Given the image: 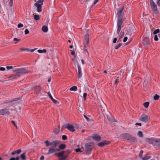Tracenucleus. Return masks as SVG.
<instances>
[{
	"label": "nucleus",
	"instance_id": "1",
	"mask_svg": "<svg viewBox=\"0 0 160 160\" xmlns=\"http://www.w3.org/2000/svg\"><path fill=\"white\" fill-rule=\"evenodd\" d=\"M150 5L152 9V10L153 13L155 14H158L159 13V12L157 8V6L153 0H150Z\"/></svg>",
	"mask_w": 160,
	"mask_h": 160
},
{
	"label": "nucleus",
	"instance_id": "2",
	"mask_svg": "<svg viewBox=\"0 0 160 160\" xmlns=\"http://www.w3.org/2000/svg\"><path fill=\"white\" fill-rule=\"evenodd\" d=\"M43 0H38L35 3L34 5L37 8V11L38 12H40L42 11V5L43 4Z\"/></svg>",
	"mask_w": 160,
	"mask_h": 160
},
{
	"label": "nucleus",
	"instance_id": "3",
	"mask_svg": "<svg viewBox=\"0 0 160 160\" xmlns=\"http://www.w3.org/2000/svg\"><path fill=\"white\" fill-rule=\"evenodd\" d=\"M145 141L149 144H152L155 142H160V139H156L154 138H148L145 139Z\"/></svg>",
	"mask_w": 160,
	"mask_h": 160
},
{
	"label": "nucleus",
	"instance_id": "4",
	"mask_svg": "<svg viewBox=\"0 0 160 160\" xmlns=\"http://www.w3.org/2000/svg\"><path fill=\"white\" fill-rule=\"evenodd\" d=\"M28 72V71L27 69L24 68H19L18 71L17 73L18 74V76L19 77Z\"/></svg>",
	"mask_w": 160,
	"mask_h": 160
},
{
	"label": "nucleus",
	"instance_id": "5",
	"mask_svg": "<svg viewBox=\"0 0 160 160\" xmlns=\"http://www.w3.org/2000/svg\"><path fill=\"white\" fill-rule=\"evenodd\" d=\"M93 144V142H89L87 143L85 145V148L86 151L91 152L93 149V147L91 145Z\"/></svg>",
	"mask_w": 160,
	"mask_h": 160
},
{
	"label": "nucleus",
	"instance_id": "6",
	"mask_svg": "<svg viewBox=\"0 0 160 160\" xmlns=\"http://www.w3.org/2000/svg\"><path fill=\"white\" fill-rule=\"evenodd\" d=\"M63 126L65 128L68 129L71 132H74L75 130L73 126L69 123L65 124Z\"/></svg>",
	"mask_w": 160,
	"mask_h": 160
},
{
	"label": "nucleus",
	"instance_id": "7",
	"mask_svg": "<svg viewBox=\"0 0 160 160\" xmlns=\"http://www.w3.org/2000/svg\"><path fill=\"white\" fill-rule=\"evenodd\" d=\"M139 119L142 122L146 123L148 121V117L147 115L143 114L142 115Z\"/></svg>",
	"mask_w": 160,
	"mask_h": 160
},
{
	"label": "nucleus",
	"instance_id": "8",
	"mask_svg": "<svg viewBox=\"0 0 160 160\" xmlns=\"http://www.w3.org/2000/svg\"><path fill=\"white\" fill-rule=\"evenodd\" d=\"M61 142L58 140H54L51 142V146H52V148H55L59 144H60Z\"/></svg>",
	"mask_w": 160,
	"mask_h": 160
},
{
	"label": "nucleus",
	"instance_id": "9",
	"mask_svg": "<svg viewBox=\"0 0 160 160\" xmlns=\"http://www.w3.org/2000/svg\"><path fill=\"white\" fill-rule=\"evenodd\" d=\"M110 143V141L105 140L98 143V146L99 147L101 148L106 145L109 144Z\"/></svg>",
	"mask_w": 160,
	"mask_h": 160
},
{
	"label": "nucleus",
	"instance_id": "10",
	"mask_svg": "<svg viewBox=\"0 0 160 160\" xmlns=\"http://www.w3.org/2000/svg\"><path fill=\"white\" fill-rule=\"evenodd\" d=\"M10 114V112L8 109H2L0 110V115H4Z\"/></svg>",
	"mask_w": 160,
	"mask_h": 160
},
{
	"label": "nucleus",
	"instance_id": "11",
	"mask_svg": "<svg viewBox=\"0 0 160 160\" xmlns=\"http://www.w3.org/2000/svg\"><path fill=\"white\" fill-rule=\"evenodd\" d=\"M14 99V100H13L6 103V104H7V105H11V106H12L13 105L15 104L18 102L19 103H21V101H19L18 102H17L19 100V99L18 98H15Z\"/></svg>",
	"mask_w": 160,
	"mask_h": 160
},
{
	"label": "nucleus",
	"instance_id": "12",
	"mask_svg": "<svg viewBox=\"0 0 160 160\" xmlns=\"http://www.w3.org/2000/svg\"><path fill=\"white\" fill-rule=\"evenodd\" d=\"M131 134L128 133H124L122 134L120 137L121 138H123L127 139V140L129 141L131 136Z\"/></svg>",
	"mask_w": 160,
	"mask_h": 160
},
{
	"label": "nucleus",
	"instance_id": "13",
	"mask_svg": "<svg viewBox=\"0 0 160 160\" xmlns=\"http://www.w3.org/2000/svg\"><path fill=\"white\" fill-rule=\"evenodd\" d=\"M92 137L93 140L97 142H99L101 139V136L97 134L94 135Z\"/></svg>",
	"mask_w": 160,
	"mask_h": 160
},
{
	"label": "nucleus",
	"instance_id": "14",
	"mask_svg": "<svg viewBox=\"0 0 160 160\" xmlns=\"http://www.w3.org/2000/svg\"><path fill=\"white\" fill-rule=\"evenodd\" d=\"M59 151V149H56L54 148H52L49 149L48 150V153L49 154L52 153L53 152Z\"/></svg>",
	"mask_w": 160,
	"mask_h": 160
},
{
	"label": "nucleus",
	"instance_id": "15",
	"mask_svg": "<svg viewBox=\"0 0 160 160\" xmlns=\"http://www.w3.org/2000/svg\"><path fill=\"white\" fill-rule=\"evenodd\" d=\"M48 94L50 99H51L52 101L55 104H59V102L57 101V100H55L52 98V96L51 95L50 92H48Z\"/></svg>",
	"mask_w": 160,
	"mask_h": 160
},
{
	"label": "nucleus",
	"instance_id": "16",
	"mask_svg": "<svg viewBox=\"0 0 160 160\" xmlns=\"http://www.w3.org/2000/svg\"><path fill=\"white\" fill-rule=\"evenodd\" d=\"M129 141L131 143H135L137 142V138L135 137H133L132 135H131V136L130 137Z\"/></svg>",
	"mask_w": 160,
	"mask_h": 160
},
{
	"label": "nucleus",
	"instance_id": "17",
	"mask_svg": "<svg viewBox=\"0 0 160 160\" xmlns=\"http://www.w3.org/2000/svg\"><path fill=\"white\" fill-rule=\"evenodd\" d=\"M142 43L144 45H147L150 43V42L148 38L145 37L143 39Z\"/></svg>",
	"mask_w": 160,
	"mask_h": 160
},
{
	"label": "nucleus",
	"instance_id": "18",
	"mask_svg": "<svg viewBox=\"0 0 160 160\" xmlns=\"http://www.w3.org/2000/svg\"><path fill=\"white\" fill-rule=\"evenodd\" d=\"M78 77L80 78L82 76V72L81 68L80 67V65H78Z\"/></svg>",
	"mask_w": 160,
	"mask_h": 160
},
{
	"label": "nucleus",
	"instance_id": "19",
	"mask_svg": "<svg viewBox=\"0 0 160 160\" xmlns=\"http://www.w3.org/2000/svg\"><path fill=\"white\" fill-rule=\"evenodd\" d=\"M122 19L119 18L117 22V26L118 27L121 28V26L122 24Z\"/></svg>",
	"mask_w": 160,
	"mask_h": 160
},
{
	"label": "nucleus",
	"instance_id": "20",
	"mask_svg": "<svg viewBox=\"0 0 160 160\" xmlns=\"http://www.w3.org/2000/svg\"><path fill=\"white\" fill-rule=\"evenodd\" d=\"M123 7H122L121 8H120L119 10V11L117 12L118 18V19L120 17H121L122 15V11L123 10Z\"/></svg>",
	"mask_w": 160,
	"mask_h": 160
},
{
	"label": "nucleus",
	"instance_id": "21",
	"mask_svg": "<svg viewBox=\"0 0 160 160\" xmlns=\"http://www.w3.org/2000/svg\"><path fill=\"white\" fill-rule=\"evenodd\" d=\"M41 88L40 86L38 85L34 87V90L36 92H40Z\"/></svg>",
	"mask_w": 160,
	"mask_h": 160
},
{
	"label": "nucleus",
	"instance_id": "22",
	"mask_svg": "<svg viewBox=\"0 0 160 160\" xmlns=\"http://www.w3.org/2000/svg\"><path fill=\"white\" fill-rule=\"evenodd\" d=\"M89 35L88 33L86 34L84 37V39L86 41V43H88L89 42Z\"/></svg>",
	"mask_w": 160,
	"mask_h": 160
},
{
	"label": "nucleus",
	"instance_id": "23",
	"mask_svg": "<svg viewBox=\"0 0 160 160\" xmlns=\"http://www.w3.org/2000/svg\"><path fill=\"white\" fill-rule=\"evenodd\" d=\"M65 152L64 151H62L61 152H59L57 153H55V155H57L58 157H61L63 155L64 153Z\"/></svg>",
	"mask_w": 160,
	"mask_h": 160
},
{
	"label": "nucleus",
	"instance_id": "24",
	"mask_svg": "<svg viewBox=\"0 0 160 160\" xmlns=\"http://www.w3.org/2000/svg\"><path fill=\"white\" fill-rule=\"evenodd\" d=\"M42 30L44 32H47L48 30V27L46 26H43L42 28Z\"/></svg>",
	"mask_w": 160,
	"mask_h": 160
},
{
	"label": "nucleus",
	"instance_id": "25",
	"mask_svg": "<svg viewBox=\"0 0 160 160\" xmlns=\"http://www.w3.org/2000/svg\"><path fill=\"white\" fill-rule=\"evenodd\" d=\"M60 129V126H58V128H56L55 129L54 132L56 134H58L59 132Z\"/></svg>",
	"mask_w": 160,
	"mask_h": 160
},
{
	"label": "nucleus",
	"instance_id": "26",
	"mask_svg": "<svg viewBox=\"0 0 160 160\" xmlns=\"http://www.w3.org/2000/svg\"><path fill=\"white\" fill-rule=\"evenodd\" d=\"M58 146L59 149H63L66 148V145L64 144H62Z\"/></svg>",
	"mask_w": 160,
	"mask_h": 160
},
{
	"label": "nucleus",
	"instance_id": "27",
	"mask_svg": "<svg viewBox=\"0 0 160 160\" xmlns=\"http://www.w3.org/2000/svg\"><path fill=\"white\" fill-rule=\"evenodd\" d=\"M68 154L65 156H62V157L59 159V160H65L68 157Z\"/></svg>",
	"mask_w": 160,
	"mask_h": 160
},
{
	"label": "nucleus",
	"instance_id": "28",
	"mask_svg": "<svg viewBox=\"0 0 160 160\" xmlns=\"http://www.w3.org/2000/svg\"><path fill=\"white\" fill-rule=\"evenodd\" d=\"M25 152L23 153L20 156V158L22 160L25 159L26 158L25 156Z\"/></svg>",
	"mask_w": 160,
	"mask_h": 160
},
{
	"label": "nucleus",
	"instance_id": "29",
	"mask_svg": "<svg viewBox=\"0 0 160 160\" xmlns=\"http://www.w3.org/2000/svg\"><path fill=\"white\" fill-rule=\"evenodd\" d=\"M70 90L72 91H76L77 90V87L76 86H74L70 88Z\"/></svg>",
	"mask_w": 160,
	"mask_h": 160
},
{
	"label": "nucleus",
	"instance_id": "30",
	"mask_svg": "<svg viewBox=\"0 0 160 160\" xmlns=\"http://www.w3.org/2000/svg\"><path fill=\"white\" fill-rule=\"evenodd\" d=\"M18 74L17 73L16 74H14L12 75L11 76L9 77V78H11L12 79H15L17 78L18 77Z\"/></svg>",
	"mask_w": 160,
	"mask_h": 160
},
{
	"label": "nucleus",
	"instance_id": "31",
	"mask_svg": "<svg viewBox=\"0 0 160 160\" xmlns=\"http://www.w3.org/2000/svg\"><path fill=\"white\" fill-rule=\"evenodd\" d=\"M151 158V156H145L144 157L141 158V159L143 160H147Z\"/></svg>",
	"mask_w": 160,
	"mask_h": 160
},
{
	"label": "nucleus",
	"instance_id": "32",
	"mask_svg": "<svg viewBox=\"0 0 160 160\" xmlns=\"http://www.w3.org/2000/svg\"><path fill=\"white\" fill-rule=\"evenodd\" d=\"M137 135L140 138H142L143 137L142 132L141 131H138Z\"/></svg>",
	"mask_w": 160,
	"mask_h": 160
},
{
	"label": "nucleus",
	"instance_id": "33",
	"mask_svg": "<svg viewBox=\"0 0 160 160\" xmlns=\"http://www.w3.org/2000/svg\"><path fill=\"white\" fill-rule=\"evenodd\" d=\"M34 18L35 20H38L40 19V17L38 15H34Z\"/></svg>",
	"mask_w": 160,
	"mask_h": 160
},
{
	"label": "nucleus",
	"instance_id": "34",
	"mask_svg": "<svg viewBox=\"0 0 160 160\" xmlns=\"http://www.w3.org/2000/svg\"><path fill=\"white\" fill-rule=\"evenodd\" d=\"M19 156H17L16 158L13 157L10 158L9 160H19Z\"/></svg>",
	"mask_w": 160,
	"mask_h": 160
},
{
	"label": "nucleus",
	"instance_id": "35",
	"mask_svg": "<svg viewBox=\"0 0 160 160\" xmlns=\"http://www.w3.org/2000/svg\"><path fill=\"white\" fill-rule=\"evenodd\" d=\"M160 97V96L158 95L157 94H155V96H154L153 97V99L154 100H158Z\"/></svg>",
	"mask_w": 160,
	"mask_h": 160
},
{
	"label": "nucleus",
	"instance_id": "36",
	"mask_svg": "<svg viewBox=\"0 0 160 160\" xmlns=\"http://www.w3.org/2000/svg\"><path fill=\"white\" fill-rule=\"evenodd\" d=\"M83 116L87 122H89L91 121V120L86 115L83 114Z\"/></svg>",
	"mask_w": 160,
	"mask_h": 160
},
{
	"label": "nucleus",
	"instance_id": "37",
	"mask_svg": "<svg viewBox=\"0 0 160 160\" xmlns=\"http://www.w3.org/2000/svg\"><path fill=\"white\" fill-rule=\"evenodd\" d=\"M149 103L148 102H146L143 103V105L146 108H147L149 105Z\"/></svg>",
	"mask_w": 160,
	"mask_h": 160
},
{
	"label": "nucleus",
	"instance_id": "38",
	"mask_svg": "<svg viewBox=\"0 0 160 160\" xmlns=\"http://www.w3.org/2000/svg\"><path fill=\"white\" fill-rule=\"evenodd\" d=\"M45 143L46 144L47 147H48L49 145H51V142H49L48 140L46 141L45 142Z\"/></svg>",
	"mask_w": 160,
	"mask_h": 160
},
{
	"label": "nucleus",
	"instance_id": "39",
	"mask_svg": "<svg viewBox=\"0 0 160 160\" xmlns=\"http://www.w3.org/2000/svg\"><path fill=\"white\" fill-rule=\"evenodd\" d=\"M160 32V30L159 29H157L155 30L153 32V33L154 34H156L158 33H159Z\"/></svg>",
	"mask_w": 160,
	"mask_h": 160
},
{
	"label": "nucleus",
	"instance_id": "40",
	"mask_svg": "<svg viewBox=\"0 0 160 160\" xmlns=\"http://www.w3.org/2000/svg\"><path fill=\"white\" fill-rule=\"evenodd\" d=\"M122 45L121 43H119L118 44L116 45L115 47V49H118Z\"/></svg>",
	"mask_w": 160,
	"mask_h": 160
},
{
	"label": "nucleus",
	"instance_id": "41",
	"mask_svg": "<svg viewBox=\"0 0 160 160\" xmlns=\"http://www.w3.org/2000/svg\"><path fill=\"white\" fill-rule=\"evenodd\" d=\"M37 49V48H33V49H29L28 48H22V49H21V50H36Z\"/></svg>",
	"mask_w": 160,
	"mask_h": 160
},
{
	"label": "nucleus",
	"instance_id": "42",
	"mask_svg": "<svg viewBox=\"0 0 160 160\" xmlns=\"http://www.w3.org/2000/svg\"><path fill=\"white\" fill-rule=\"evenodd\" d=\"M143 151H142V150H141L140 152V153L139 154V156L141 158L143 157L142 154H143Z\"/></svg>",
	"mask_w": 160,
	"mask_h": 160
},
{
	"label": "nucleus",
	"instance_id": "43",
	"mask_svg": "<svg viewBox=\"0 0 160 160\" xmlns=\"http://www.w3.org/2000/svg\"><path fill=\"white\" fill-rule=\"evenodd\" d=\"M87 94L86 92H85L83 93V97L84 100V101H86V97L87 96Z\"/></svg>",
	"mask_w": 160,
	"mask_h": 160
},
{
	"label": "nucleus",
	"instance_id": "44",
	"mask_svg": "<svg viewBox=\"0 0 160 160\" xmlns=\"http://www.w3.org/2000/svg\"><path fill=\"white\" fill-rule=\"evenodd\" d=\"M62 139L64 140H67V136L66 135H63L62 136Z\"/></svg>",
	"mask_w": 160,
	"mask_h": 160
},
{
	"label": "nucleus",
	"instance_id": "45",
	"mask_svg": "<svg viewBox=\"0 0 160 160\" xmlns=\"http://www.w3.org/2000/svg\"><path fill=\"white\" fill-rule=\"evenodd\" d=\"M88 43H87V44L84 46V50H88Z\"/></svg>",
	"mask_w": 160,
	"mask_h": 160
},
{
	"label": "nucleus",
	"instance_id": "46",
	"mask_svg": "<svg viewBox=\"0 0 160 160\" xmlns=\"http://www.w3.org/2000/svg\"><path fill=\"white\" fill-rule=\"evenodd\" d=\"M75 151L77 152H82V151L81 150V149L80 148H78L77 149H76Z\"/></svg>",
	"mask_w": 160,
	"mask_h": 160
},
{
	"label": "nucleus",
	"instance_id": "47",
	"mask_svg": "<svg viewBox=\"0 0 160 160\" xmlns=\"http://www.w3.org/2000/svg\"><path fill=\"white\" fill-rule=\"evenodd\" d=\"M6 68L7 70H9L12 69H13V67L12 66H7L6 67Z\"/></svg>",
	"mask_w": 160,
	"mask_h": 160
},
{
	"label": "nucleus",
	"instance_id": "48",
	"mask_svg": "<svg viewBox=\"0 0 160 160\" xmlns=\"http://www.w3.org/2000/svg\"><path fill=\"white\" fill-rule=\"evenodd\" d=\"M13 5V0H10L9 2V5L10 7L12 6Z\"/></svg>",
	"mask_w": 160,
	"mask_h": 160
},
{
	"label": "nucleus",
	"instance_id": "49",
	"mask_svg": "<svg viewBox=\"0 0 160 160\" xmlns=\"http://www.w3.org/2000/svg\"><path fill=\"white\" fill-rule=\"evenodd\" d=\"M23 24L21 23H19L18 25V28H22V27H23Z\"/></svg>",
	"mask_w": 160,
	"mask_h": 160
},
{
	"label": "nucleus",
	"instance_id": "50",
	"mask_svg": "<svg viewBox=\"0 0 160 160\" xmlns=\"http://www.w3.org/2000/svg\"><path fill=\"white\" fill-rule=\"evenodd\" d=\"M19 68H13V69H13L12 70V71L13 72H18V71Z\"/></svg>",
	"mask_w": 160,
	"mask_h": 160
},
{
	"label": "nucleus",
	"instance_id": "51",
	"mask_svg": "<svg viewBox=\"0 0 160 160\" xmlns=\"http://www.w3.org/2000/svg\"><path fill=\"white\" fill-rule=\"evenodd\" d=\"M154 40L155 41H157L158 40V36L157 35H155L154 36Z\"/></svg>",
	"mask_w": 160,
	"mask_h": 160
},
{
	"label": "nucleus",
	"instance_id": "52",
	"mask_svg": "<svg viewBox=\"0 0 160 160\" xmlns=\"http://www.w3.org/2000/svg\"><path fill=\"white\" fill-rule=\"evenodd\" d=\"M16 152L17 153V154H19L21 152V149H18L17 150H16Z\"/></svg>",
	"mask_w": 160,
	"mask_h": 160
},
{
	"label": "nucleus",
	"instance_id": "53",
	"mask_svg": "<svg viewBox=\"0 0 160 160\" xmlns=\"http://www.w3.org/2000/svg\"><path fill=\"white\" fill-rule=\"evenodd\" d=\"M121 30V28L118 27L117 32L118 34Z\"/></svg>",
	"mask_w": 160,
	"mask_h": 160
},
{
	"label": "nucleus",
	"instance_id": "54",
	"mask_svg": "<svg viewBox=\"0 0 160 160\" xmlns=\"http://www.w3.org/2000/svg\"><path fill=\"white\" fill-rule=\"evenodd\" d=\"M29 33V30L27 29H26L25 30V34H28Z\"/></svg>",
	"mask_w": 160,
	"mask_h": 160
},
{
	"label": "nucleus",
	"instance_id": "55",
	"mask_svg": "<svg viewBox=\"0 0 160 160\" xmlns=\"http://www.w3.org/2000/svg\"><path fill=\"white\" fill-rule=\"evenodd\" d=\"M39 53H46L47 51H37Z\"/></svg>",
	"mask_w": 160,
	"mask_h": 160
},
{
	"label": "nucleus",
	"instance_id": "56",
	"mask_svg": "<svg viewBox=\"0 0 160 160\" xmlns=\"http://www.w3.org/2000/svg\"><path fill=\"white\" fill-rule=\"evenodd\" d=\"M123 72H124L123 70H121L119 72L120 73H119L120 75L121 76V74H122V76Z\"/></svg>",
	"mask_w": 160,
	"mask_h": 160
},
{
	"label": "nucleus",
	"instance_id": "57",
	"mask_svg": "<svg viewBox=\"0 0 160 160\" xmlns=\"http://www.w3.org/2000/svg\"><path fill=\"white\" fill-rule=\"evenodd\" d=\"M71 151L69 149H68L67 150L65 151V152H67L68 153V154H69V153H71Z\"/></svg>",
	"mask_w": 160,
	"mask_h": 160
},
{
	"label": "nucleus",
	"instance_id": "58",
	"mask_svg": "<svg viewBox=\"0 0 160 160\" xmlns=\"http://www.w3.org/2000/svg\"><path fill=\"white\" fill-rule=\"evenodd\" d=\"M74 61V64H77L78 66V65H79V63L78 61H76L75 60Z\"/></svg>",
	"mask_w": 160,
	"mask_h": 160
},
{
	"label": "nucleus",
	"instance_id": "59",
	"mask_svg": "<svg viewBox=\"0 0 160 160\" xmlns=\"http://www.w3.org/2000/svg\"><path fill=\"white\" fill-rule=\"evenodd\" d=\"M119 82V79L118 78L115 81V82L114 83V85L118 83Z\"/></svg>",
	"mask_w": 160,
	"mask_h": 160
},
{
	"label": "nucleus",
	"instance_id": "60",
	"mask_svg": "<svg viewBox=\"0 0 160 160\" xmlns=\"http://www.w3.org/2000/svg\"><path fill=\"white\" fill-rule=\"evenodd\" d=\"M127 39H128V38L127 37H124V38L123 40V42H126L127 41Z\"/></svg>",
	"mask_w": 160,
	"mask_h": 160
},
{
	"label": "nucleus",
	"instance_id": "61",
	"mask_svg": "<svg viewBox=\"0 0 160 160\" xmlns=\"http://www.w3.org/2000/svg\"><path fill=\"white\" fill-rule=\"evenodd\" d=\"M5 70V68L4 67H0V71H4Z\"/></svg>",
	"mask_w": 160,
	"mask_h": 160
},
{
	"label": "nucleus",
	"instance_id": "62",
	"mask_svg": "<svg viewBox=\"0 0 160 160\" xmlns=\"http://www.w3.org/2000/svg\"><path fill=\"white\" fill-rule=\"evenodd\" d=\"M99 0H95L93 3V6L96 4L99 1Z\"/></svg>",
	"mask_w": 160,
	"mask_h": 160
},
{
	"label": "nucleus",
	"instance_id": "63",
	"mask_svg": "<svg viewBox=\"0 0 160 160\" xmlns=\"http://www.w3.org/2000/svg\"><path fill=\"white\" fill-rule=\"evenodd\" d=\"M117 40V38H114V39H113V41H112L113 43H115L116 42Z\"/></svg>",
	"mask_w": 160,
	"mask_h": 160
},
{
	"label": "nucleus",
	"instance_id": "64",
	"mask_svg": "<svg viewBox=\"0 0 160 160\" xmlns=\"http://www.w3.org/2000/svg\"><path fill=\"white\" fill-rule=\"evenodd\" d=\"M157 4H158V6H160V0H157Z\"/></svg>",
	"mask_w": 160,
	"mask_h": 160
}]
</instances>
